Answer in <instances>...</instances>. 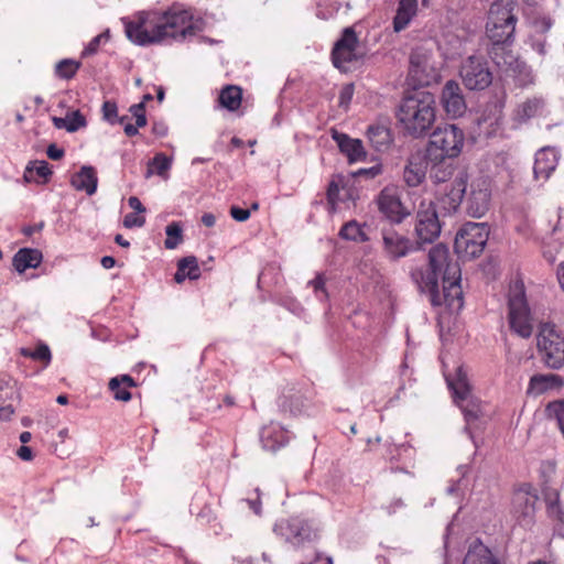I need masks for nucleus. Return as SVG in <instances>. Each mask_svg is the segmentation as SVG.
<instances>
[{
    "label": "nucleus",
    "mask_w": 564,
    "mask_h": 564,
    "mask_svg": "<svg viewBox=\"0 0 564 564\" xmlns=\"http://www.w3.org/2000/svg\"><path fill=\"white\" fill-rule=\"evenodd\" d=\"M411 276L420 293L425 294L432 306L445 305L451 311L459 312L464 306L460 286V269L449 257L448 248L437 243L429 251L426 270H416Z\"/></svg>",
    "instance_id": "obj_1"
},
{
    "label": "nucleus",
    "mask_w": 564,
    "mask_h": 564,
    "mask_svg": "<svg viewBox=\"0 0 564 564\" xmlns=\"http://www.w3.org/2000/svg\"><path fill=\"white\" fill-rule=\"evenodd\" d=\"M124 33L129 41L139 46H148L172 39L183 41L193 36L199 30L193 22V14L186 9H170L164 12L159 22L151 31L148 30V14L139 12L133 20L129 18L121 19Z\"/></svg>",
    "instance_id": "obj_2"
},
{
    "label": "nucleus",
    "mask_w": 564,
    "mask_h": 564,
    "mask_svg": "<svg viewBox=\"0 0 564 564\" xmlns=\"http://www.w3.org/2000/svg\"><path fill=\"white\" fill-rule=\"evenodd\" d=\"M519 12L518 0H494L490 3L485 23V36L488 41L486 52L489 58H499V54L512 50Z\"/></svg>",
    "instance_id": "obj_3"
},
{
    "label": "nucleus",
    "mask_w": 564,
    "mask_h": 564,
    "mask_svg": "<svg viewBox=\"0 0 564 564\" xmlns=\"http://www.w3.org/2000/svg\"><path fill=\"white\" fill-rule=\"evenodd\" d=\"M397 116L409 135L413 138L426 135L436 120L435 96L422 89L409 91L402 98Z\"/></svg>",
    "instance_id": "obj_4"
},
{
    "label": "nucleus",
    "mask_w": 564,
    "mask_h": 564,
    "mask_svg": "<svg viewBox=\"0 0 564 564\" xmlns=\"http://www.w3.org/2000/svg\"><path fill=\"white\" fill-rule=\"evenodd\" d=\"M464 141L465 134L458 126L446 123L437 127L431 134L426 148L427 159H455L460 154Z\"/></svg>",
    "instance_id": "obj_5"
},
{
    "label": "nucleus",
    "mask_w": 564,
    "mask_h": 564,
    "mask_svg": "<svg viewBox=\"0 0 564 564\" xmlns=\"http://www.w3.org/2000/svg\"><path fill=\"white\" fill-rule=\"evenodd\" d=\"M364 58L356 31L351 26L345 28L330 52L333 66L341 73H349L359 67Z\"/></svg>",
    "instance_id": "obj_6"
},
{
    "label": "nucleus",
    "mask_w": 564,
    "mask_h": 564,
    "mask_svg": "<svg viewBox=\"0 0 564 564\" xmlns=\"http://www.w3.org/2000/svg\"><path fill=\"white\" fill-rule=\"evenodd\" d=\"M490 228L486 223H466L456 234L454 248L466 260L478 258L489 239Z\"/></svg>",
    "instance_id": "obj_7"
},
{
    "label": "nucleus",
    "mask_w": 564,
    "mask_h": 564,
    "mask_svg": "<svg viewBox=\"0 0 564 564\" xmlns=\"http://www.w3.org/2000/svg\"><path fill=\"white\" fill-rule=\"evenodd\" d=\"M447 384L453 393L455 403L460 408L467 423L465 432L473 438L470 424L479 419L481 411L479 402L471 395L467 375L462 367L457 369L455 379L447 378Z\"/></svg>",
    "instance_id": "obj_8"
},
{
    "label": "nucleus",
    "mask_w": 564,
    "mask_h": 564,
    "mask_svg": "<svg viewBox=\"0 0 564 564\" xmlns=\"http://www.w3.org/2000/svg\"><path fill=\"white\" fill-rule=\"evenodd\" d=\"M380 234L382 254L389 262H398L422 249L421 241L410 238L406 232L399 231L395 226H383Z\"/></svg>",
    "instance_id": "obj_9"
},
{
    "label": "nucleus",
    "mask_w": 564,
    "mask_h": 564,
    "mask_svg": "<svg viewBox=\"0 0 564 564\" xmlns=\"http://www.w3.org/2000/svg\"><path fill=\"white\" fill-rule=\"evenodd\" d=\"M442 223L437 205L432 199H422L415 213L414 232L421 247L433 243L441 235Z\"/></svg>",
    "instance_id": "obj_10"
},
{
    "label": "nucleus",
    "mask_w": 564,
    "mask_h": 564,
    "mask_svg": "<svg viewBox=\"0 0 564 564\" xmlns=\"http://www.w3.org/2000/svg\"><path fill=\"white\" fill-rule=\"evenodd\" d=\"M538 349L544 364L551 369H560L564 365V338L551 323L540 325Z\"/></svg>",
    "instance_id": "obj_11"
},
{
    "label": "nucleus",
    "mask_w": 564,
    "mask_h": 564,
    "mask_svg": "<svg viewBox=\"0 0 564 564\" xmlns=\"http://www.w3.org/2000/svg\"><path fill=\"white\" fill-rule=\"evenodd\" d=\"M539 500L535 488L524 482L512 495L511 516L516 523L524 529H530L535 522V505Z\"/></svg>",
    "instance_id": "obj_12"
},
{
    "label": "nucleus",
    "mask_w": 564,
    "mask_h": 564,
    "mask_svg": "<svg viewBox=\"0 0 564 564\" xmlns=\"http://www.w3.org/2000/svg\"><path fill=\"white\" fill-rule=\"evenodd\" d=\"M459 75L468 90H485L494 79L492 72L486 57L480 55L468 56L460 66Z\"/></svg>",
    "instance_id": "obj_13"
},
{
    "label": "nucleus",
    "mask_w": 564,
    "mask_h": 564,
    "mask_svg": "<svg viewBox=\"0 0 564 564\" xmlns=\"http://www.w3.org/2000/svg\"><path fill=\"white\" fill-rule=\"evenodd\" d=\"M273 532L295 547L302 546L306 542H312L317 538L316 530L312 523L299 516L276 521Z\"/></svg>",
    "instance_id": "obj_14"
},
{
    "label": "nucleus",
    "mask_w": 564,
    "mask_h": 564,
    "mask_svg": "<svg viewBox=\"0 0 564 564\" xmlns=\"http://www.w3.org/2000/svg\"><path fill=\"white\" fill-rule=\"evenodd\" d=\"M508 311L510 329L522 338H530L534 329L533 317L523 290L510 295Z\"/></svg>",
    "instance_id": "obj_15"
},
{
    "label": "nucleus",
    "mask_w": 564,
    "mask_h": 564,
    "mask_svg": "<svg viewBox=\"0 0 564 564\" xmlns=\"http://www.w3.org/2000/svg\"><path fill=\"white\" fill-rule=\"evenodd\" d=\"M499 58H490L498 67H505L507 76L512 78L516 87L525 89L535 84L531 66L513 54V51L499 54Z\"/></svg>",
    "instance_id": "obj_16"
},
{
    "label": "nucleus",
    "mask_w": 564,
    "mask_h": 564,
    "mask_svg": "<svg viewBox=\"0 0 564 564\" xmlns=\"http://www.w3.org/2000/svg\"><path fill=\"white\" fill-rule=\"evenodd\" d=\"M376 204L379 213L389 223L388 226L400 225L411 215V210L392 187L382 188L376 198Z\"/></svg>",
    "instance_id": "obj_17"
},
{
    "label": "nucleus",
    "mask_w": 564,
    "mask_h": 564,
    "mask_svg": "<svg viewBox=\"0 0 564 564\" xmlns=\"http://www.w3.org/2000/svg\"><path fill=\"white\" fill-rule=\"evenodd\" d=\"M438 74L431 64V55L422 50H414L410 55L409 80L414 86H430L436 80Z\"/></svg>",
    "instance_id": "obj_18"
},
{
    "label": "nucleus",
    "mask_w": 564,
    "mask_h": 564,
    "mask_svg": "<svg viewBox=\"0 0 564 564\" xmlns=\"http://www.w3.org/2000/svg\"><path fill=\"white\" fill-rule=\"evenodd\" d=\"M465 195V212L473 218H481L490 207L491 192L486 181L478 180L469 185Z\"/></svg>",
    "instance_id": "obj_19"
},
{
    "label": "nucleus",
    "mask_w": 564,
    "mask_h": 564,
    "mask_svg": "<svg viewBox=\"0 0 564 564\" xmlns=\"http://www.w3.org/2000/svg\"><path fill=\"white\" fill-rule=\"evenodd\" d=\"M468 178L469 176L465 169L457 170L449 187H446L444 195L440 198V204L447 214L456 213L464 203Z\"/></svg>",
    "instance_id": "obj_20"
},
{
    "label": "nucleus",
    "mask_w": 564,
    "mask_h": 564,
    "mask_svg": "<svg viewBox=\"0 0 564 564\" xmlns=\"http://www.w3.org/2000/svg\"><path fill=\"white\" fill-rule=\"evenodd\" d=\"M441 105L447 116L462 117L467 109L463 90L456 80H448L444 85L441 95Z\"/></svg>",
    "instance_id": "obj_21"
},
{
    "label": "nucleus",
    "mask_w": 564,
    "mask_h": 564,
    "mask_svg": "<svg viewBox=\"0 0 564 564\" xmlns=\"http://www.w3.org/2000/svg\"><path fill=\"white\" fill-rule=\"evenodd\" d=\"M429 166L427 153L411 154L403 169V181L410 187H416L425 180Z\"/></svg>",
    "instance_id": "obj_22"
},
{
    "label": "nucleus",
    "mask_w": 564,
    "mask_h": 564,
    "mask_svg": "<svg viewBox=\"0 0 564 564\" xmlns=\"http://www.w3.org/2000/svg\"><path fill=\"white\" fill-rule=\"evenodd\" d=\"M332 138L337 143L339 151L347 156L349 163L364 161L366 159V151L362 141L352 139L348 134L332 130Z\"/></svg>",
    "instance_id": "obj_23"
},
{
    "label": "nucleus",
    "mask_w": 564,
    "mask_h": 564,
    "mask_svg": "<svg viewBox=\"0 0 564 564\" xmlns=\"http://www.w3.org/2000/svg\"><path fill=\"white\" fill-rule=\"evenodd\" d=\"M308 397L296 387L284 389L278 399V405L284 413L297 415L305 411Z\"/></svg>",
    "instance_id": "obj_24"
},
{
    "label": "nucleus",
    "mask_w": 564,
    "mask_h": 564,
    "mask_svg": "<svg viewBox=\"0 0 564 564\" xmlns=\"http://www.w3.org/2000/svg\"><path fill=\"white\" fill-rule=\"evenodd\" d=\"M557 153L553 148L545 147L535 153L533 174L535 180L545 182L557 166Z\"/></svg>",
    "instance_id": "obj_25"
},
{
    "label": "nucleus",
    "mask_w": 564,
    "mask_h": 564,
    "mask_svg": "<svg viewBox=\"0 0 564 564\" xmlns=\"http://www.w3.org/2000/svg\"><path fill=\"white\" fill-rule=\"evenodd\" d=\"M289 432L279 424L271 423L260 432V442L267 451L275 452L289 443Z\"/></svg>",
    "instance_id": "obj_26"
},
{
    "label": "nucleus",
    "mask_w": 564,
    "mask_h": 564,
    "mask_svg": "<svg viewBox=\"0 0 564 564\" xmlns=\"http://www.w3.org/2000/svg\"><path fill=\"white\" fill-rule=\"evenodd\" d=\"M70 185L88 196L96 193L98 186V176L96 169L91 165H83L70 178Z\"/></svg>",
    "instance_id": "obj_27"
},
{
    "label": "nucleus",
    "mask_w": 564,
    "mask_h": 564,
    "mask_svg": "<svg viewBox=\"0 0 564 564\" xmlns=\"http://www.w3.org/2000/svg\"><path fill=\"white\" fill-rule=\"evenodd\" d=\"M43 261V254L35 248H20L12 258L14 270L22 274L28 269H36Z\"/></svg>",
    "instance_id": "obj_28"
},
{
    "label": "nucleus",
    "mask_w": 564,
    "mask_h": 564,
    "mask_svg": "<svg viewBox=\"0 0 564 564\" xmlns=\"http://www.w3.org/2000/svg\"><path fill=\"white\" fill-rule=\"evenodd\" d=\"M367 138L377 152H386L390 149L393 137L390 128L384 124H370L367 129Z\"/></svg>",
    "instance_id": "obj_29"
},
{
    "label": "nucleus",
    "mask_w": 564,
    "mask_h": 564,
    "mask_svg": "<svg viewBox=\"0 0 564 564\" xmlns=\"http://www.w3.org/2000/svg\"><path fill=\"white\" fill-rule=\"evenodd\" d=\"M394 452H391V471L408 474L414 459V448L410 444H401L394 446Z\"/></svg>",
    "instance_id": "obj_30"
},
{
    "label": "nucleus",
    "mask_w": 564,
    "mask_h": 564,
    "mask_svg": "<svg viewBox=\"0 0 564 564\" xmlns=\"http://www.w3.org/2000/svg\"><path fill=\"white\" fill-rule=\"evenodd\" d=\"M417 12V0H400L395 15L393 18V30L401 32L404 30Z\"/></svg>",
    "instance_id": "obj_31"
},
{
    "label": "nucleus",
    "mask_w": 564,
    "mask_h": 564,
    "mask_svg": "<svg viewBox=\"0 0 564 564\" xmlns=\"http://www.w3.org/2000/svg\"><path fill=\"white\" fill-rule=\"evenodd\" d=\"M545 106V100L542 97L528 98L522 104L518 105L514 110V119L519 123L528 122L530 119L539 116Z\"/></svg>",
    "instance_id": "obj_32"
},
{
    "label": "nucleus",
    "mask_w": 564,
    "mask_h": 564,
    "mask_svg": "<svg viewBox=\"0 0 564 564\" xmlns=\"http://www.w3.org/2000/svg\"><path fill=\"white\" fill-rule=\"evenodd\" d=\"M451 159L429 160L431 163L430 178L433 183H446L455 177L457 173Z\"/></svg>",
    "instance_id": "obj_33"
},
{
    "label": "nucleus",
    "mask_w": 564,
    "mask_h": 564,
    "mask_svg": "<svg viewBox=\"0 0 564 564\" xmlns=\"http://www.w3.org/2000/svg\"><path fill=\"white\" fill-rule=\"evenodd\" d=\"M563 386V379L558 375H534L529 382L528 392L541 394L550 389Z\"/></svg>",
    "instance_id": "obj_34"
},
{
    "label": "nucleus",
    "mask_w": 564,
    "mask_h": 564,
    "mask_svg": "<svg viewBox=\"0 0 564 564\" xmlns=\"http://www.w3.org/2000/svg\"><path fill=\"white\" fill-rule=\"evenodd\" d=\"M200 276L197 258L194 256L184 257L177 262V270L174 274L176 283H182L186 279L197 280Z\"/></svg>",
    "instance_id": "obj_35"
},
{
    "label": "nucleus",
    "mask_w": 564,
    "mask_h": 564,
    "mask_svg": "<svg viewBox=\"0 0 564 564\" xmlns=\"http://www.w3.org/2000/svg\"><path fill=\"white\" fill-rule=\"evenodd\" d=\"M242 90L240 87L235 85H228L221 89L218 96L219 106L229 110L235 111L241 105Z\"/></svg>",
    "instance_id": "obj_36"
},
{
    "label": "nucleus",
    "mask_w": 564,
    "mask_h": 564,
    "mask_svg": "<svg viewBox=\"0 0 564 564\" xmlns=\"http://www.w3.org/2000/svg\"><path fill=\"white\" fill-rule=\"evenodd\" d=\"M33 173L42 178V183H47L50 176L52 175V170L46 161H31L26 165L23 174V178L26 183L35 181Z\"/></svg>",
    "instance_id": "obj_37"
},
{
    "label": "nucleus",
    "mask_w": 564,
    "mask_h": 564,
    "mask_svg": "<svg viewBox=\"0 0 564 564\" xmlns=\"http://www.w3.org/2000/svg\"><path fill=\"white\" fill-rule=\"evenodd\" d=\"M339 237L345 240L355 242H367L368 235L365 232L364 227L356 220L347 221L339 230Z\"/></svg>",
    "instance_id": "obj_38"
},
{
    "label": "nucleus",
    "mask_w": 564,
    "mask_h": 564,
    "mask_svg": "<svg viewBox=\"0 0 564 564\" xmlns=\"http://www.w3.org/2000/svg\"><path fill=\"white\" fill-rule=\"evenodd\" d=\"M20 355L33 360L42 361L43 368H47L52 361L51 349L48 345L42 341H40L34 349L22 347L20 349Z\"/></svg>",
    "instance_id": "obj_39"
},
{
    "label": "nucleus",
    "mask_w": 564,
    "mask_h": 564,
    "mask_svg": "<svg viewBox=\"0 0 564 564\" xmlns=\"http://www.w3.org/2000/svg\"><path fill=\"white\" fill-rule=\"evenodd\" d=\"M79 67V62L72 58H64L56 64L55 75L61 79L68 80L76 75Z\"/></svg>",
    "instance_id": "obj_40"
},
{
    "label": "nucleus",
    "mask_w": 564,
    "mask_h": 564,
    "mask_svg": "<svg viewBox=\"0 0 564 564\" xmlns=\"http://www.w3.org/2000/svg\"><path fill=\"white\" fill-rule=\"evenodd\" d=\"M167 238L164 241L166 249H175L183 240V229L180 223L172 221L165 227Z\"/></svg>",
    "instance_id": "obj_41"
},
{
    "label": "nucleus",
    "mask_w": 564,
    "mask_h": 564,
    "mask_svg": "<svg viewBox=\"0 0 564 564\" xmlns=\"http://www.w3.org/2000/svg\"><path fill=\"white\" fill-rule=\"evenodd\" d=\"M172 160L167 158L163 153H158L150 161V169H154L155 173L160 176H164V174L171 169Z\"/></svg>",
    "instance_id": "obj_42"
},
{
    "label": "nucleus",
    "mask_w": 564,
    "mask_h": 564,
    "mask_svg": "<svg viewBox=\"0 0 564 564\" xmlns=\"http://www.w3.org/2000/svg\"><path fill=\"white\" fill-rule=\"evenodd\" d=\"M67 119V132H76L80 128H85L87 126V120L85 116L79 110H74L66 116Z\"/></svg>",
    "instance_id": "obj_43"
},
{
    "label": "nucleus",
    "mask_w": 564,
    "mask_h": 564,
    "mask_svg": "<svg viewBox=\"0 0 564 564\" xmlns=\"http://www.w3.org/2000/svg\"><path fill=\"white\" fill-rule=\"evenodd\" d=\"M325 283L326 279L323 273H317L316 276L307 283L308 286L313 288L315 296L321 301H326L328 299Z\"/></svg>",
    "instance_id": "obj_44"
},
{
    "label": "nucleus",
    "mask_w": 564,
    "mask_h": 564,
    "mask_svg": "<svg viewBox=\"0 0 564 564\" xmlns=\"http://www.w3.org/2000/svg\"><path fill=\"white\" fill-rule=\"evenodd\" d=\"M101 111H102L104 120H106L110 124L117 123L118 106L115 101H112V100L104 101Z\"/></svg>",
    "instance_id": "obj_45"
},
{
    "label": "nucleus",
    "mask_w": 564,
    "mask_h": 564,
    "mask_svg": "<svg viewBox=\"0 0 564 564\" xmlns=\"http://www.w3.org/2000/svg\"><path fill=\"white\" fill-rule=\"evenodd\" d=\"M109 37H110V32H109V30H106L105 32H102V33L98 34L97 36H95L94 39H91V41L86 45V47L82 52V56L85 57V56L95 54L98 51V47H99L101 41L102 40L107 41Z\"/></svg>",
    "instance_id": "obj_46"
},
{
    "label": "nucleus",
    "mask_w": 564,
    "mask_h": 564,
    "mask_svg": "<svg viewBox=\"0 0 564 564\" xmlns=\"http://www.w3.org/2000/svg\"><path fill=\"white\" fill-rule=\"evenodd\" d=\"M547 512L549 516L555 519L560 525L564 524V510L560 505L557 494L555 500H547Z\"/></svg>",
    "instance_id": "obj_47"
},
{
    "label": "nucleus",
    "mask_w": 564,
    "mask_h": 564,
    "mask_svg": "<svg viewBox=\"0 0 564 564\" xmlns=\"http://www.w3.org/2000/svg\"><path fill=\"white\" fill-rule=\"evenodd\" d=\"M463 564H499V562L489 555H477L468 552Z\"/></svg>",
    "instance_id": "obj_48"
},
{
    "label": "nucleus",
    "mask_w": 564,
    "mask_h": 564,
    "mask_svg": "<svg viewBox=\"0 0 564 564\" xmlns=\"http://www.w3.org/2000/svg\"><path fill=\"white\" fill-rule=\"evenodd\" d=\"M121 386H123V388L127 389L128 387H134L135 382H134L133 378L129 375L113 377L109 381L110 390H116L117 388H120Z\"/></svg>",
    "instance_id": "obj_49"
},
{
    "label": "nucleus",
    "mask_w": 564,
    "mask_h": 564,
    "mask_svg": "<svg viewBox=\"0 0 564 564\" xmlns=\"http://www.w3.org/2000/svg\"><path fill=\"white\" fill-rule=\"evenodd\" d=\"M381 173H382V164L377 163V164L372 165L371 167L357 170L354 173V176L366 177V178L372 180V178L377 177L378 175H380Z\"/></svg>",
    "instance_id": "obj_50"
},
{
    "label": "nucleus",
    "mask_w": 564,
    "mask_h": 564,
    "mask_svg": "<svg viewBox=\"0 0 564 564\" xmlns=\"http://www.w3.org/2000/svg\"><path fill=\"white\" fill-rule=\"evenodd\" d=\"M355 87L354 84H346L339 91V107L347 108L351 102Z\"/></svg>",
    "instance_id": "obj_51"
},
{
    "label": "nucleus",
    "mask_w": 564,
    "mask_h": 564,
    "mask_svg": "<svg viewBox=\"0 0 564 564\" xmlns=\"http://www.w3.org/2000/svg\"><path fill=\"white\" fill-rule=\"evenodd\" d=\"M338 195H339V186L335 181H330L327 187L326 196L327 202L332 206L333 209L336 208L338 203Z\"/></svg>",
    "instance_id": "obj_52"
},
{
    "label": "nucleus",
    "mask_w": 564,
    "mask_h": 564,
    "mask_svg": "<svg viewBox=\"0 0 564 564\" xmlns=\"http://www.w3.org/2000/svg\"><path fill=\"white\" fill-rule=\"evenodd\" d=\"M145 224V218L138 216L135 213H129L123 218V226L126 228L142 227Z\"/></svg>",
    "instance_id": "obj_53"
},
{
    "label": "nucleus",
    "mask_w": 564,
    "mask_h": 564,
    "mask_svg": "<svg viewBox=\"0 0 564 564\" xmlns=\"http://www.w3.org/2000/svg\"><path fill=\"white\" fill-rule=\"evenodd\" d=\"M230 216L237 221H246L250 218V209L241 208L239 206L230 207Z\"/></svg>",
    "instance_id": "obj_54"
},
{
    "label": "nucleus",
    "mask_w": 564,
    "mask_h": 564,
    "mask_svg": "<svg viewBox=\"0 0 564 564\" xmlns=\"http://www.w3.org/2000/svg\"><path fill=\"white\" fill-rule=\"evenodd\" d=\"M533 25L538 33L545 34L552 28V20L547 17H543L541 19H536Z\"/></svg>",
    "instance_id": "obj_55"
},
{
    "label": "nucleus",
    "mask_w": 564,
    "mask_h": 564,
    "mask_svg": "<svg viewBox=\"0 0 564 564\" xmlns=\"http://www.w3.org/2000/svg\"><path fill=\"white\" fill-rule=\"evenodd\" d=\"M254 492L257 495V497L254 499L252 498H248V499H245V501L248 503L249 508L257 514V516H260L261 514V500H260V489L259 488H256L254 489Z\"/></svg>",
    "instance_id": "obj_56"
},
{
    "label": "nucleus",
    "mask_w": 564,
    "mask_h": 564,
    "mask_svg": "<svg viewBox=\"0 0 564 564\" xmlns=\"http://www.w3.org/2000/svg\"><path fill=\"white\" fill-rule=\"evenodd\" d=\"M46 154L51 160L57 161L65 155V151L58 148L55 143H51L46 149Z\"/></svg>",
    "instance_id": "obj_57"
},
{
    "label": "nucleus",
    "mask_w": 564,
    "mask_h": 564,
    "mask_svg": "<svg viewBox=\"0 0 564 564\" xmlns=\"http://www.w3.org/2000/svg\"><path fill=\"white\" fill-rule=\"evenodd\" d=\"M110 391L113 393V398L118 401L128 402L132 398L131 392L128 389L123 388V386Z\"/></svg>",
    "instance_id": "obj_58"
},
{
    "label": "nucleus",
    "mask_w": 564,
    "mask_h": 564,
    "mask_svg": "<svg viewBox=\"0 0 564 564\" xmlns=\"http://www.w3.org/2000/svg\"><path fill=\"white\" fill-rule=\"evenodd\" d=\"M17 455L20 459L24 462H29L33 458V451L30 446L22 445L17 451Z\"/></svg>",
    "instance_id": "obj_59"
},
{
    "label": "nucleus",
    "mask_w": 564,
    "mask_h": 564,
    "mask_svg": "<svg viewBox=\"0 0 564 564\" xmlns=\"http://www.w3.org/2000/svg\"><path fill=\"white\" fill-rule=\"evenodd\" d=\"M128 205L130 206V208L135 210V213H144L145 212V207L143 206V204L137 196H130L128 199Z\"/></svg>",
    "instance_id": "obj_60"
},
{
    "label": "nucleus",
    "mask_w": 564,
    "mask_h": 564,
    "mask_svg": "<svg viewBox=\"0 0 564 564\" xmlns=\"http://www.w3.org/2000/svg\"><path fill=\"white\" fill-rule=\"evenodd\" d=\"M13 413H14V408L12 406V404H7L3 406H0V420L1 421H10Z\"/></svg>",
    "instance_id": "obj_61"
},
{
    "label": "nucleus",
    "mask_w": 564,
    "mask_h": 564,
    "mask_svg": "<svg viewBox=\"0 0 564 564\" xmlns=\"http://www.w3.org/2000/svg\"><path fill=\"white\" fill-rule=\"evenodd\" d=\"M152 132L158 137H165L167 134V127L164 122H154Z\"/></svg>",
    "instance_id": "obj_62"
},
{
    "label": "nucleus",
    "mask_w": 564,
    "mask_h": 564,
    "mask_svg": "<svg viewBox=\"0 0 564 564\" xmlns=\"http://www.w3.org/2000/svg\"><path fill=\"white\" fill-rule=\"evenodd\" d=\"M129 112L132 115V117H137L140 113H145L144 101H140L139 104L131 105L129 108Z\"/></svg>",
    "instance_id": "obj_63"
},
{
    "label": "nucleus",
    "mask_w": 564,
    "mask_h": 564,
    "mask_svg": "<svg viewBox=\"0 0 564 564\" xmlns=\"http://www.w3.org/2000/svg\"><path fill=\"white\" fill-rule=\"evenodd\" d=\"M200 220L204 226L213 227L216 223V217L212 213H205Z\"/></svg>",
    "instance_id": "obj_64"
}]
</instances>
